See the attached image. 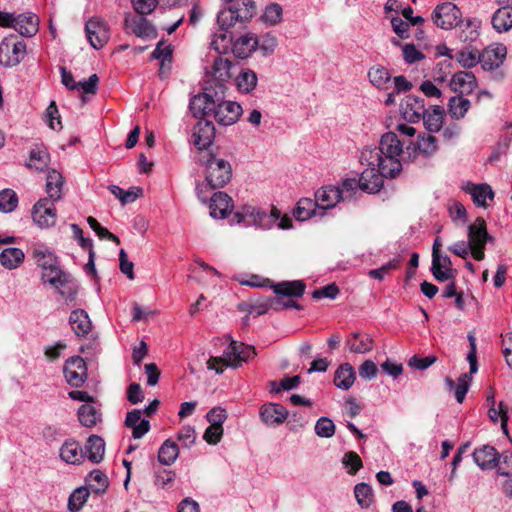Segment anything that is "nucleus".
Wrapping results in <instances>:
<instances>
[{
	"label": "nucleus",
	"mask_w": 512,
	"mask_h": 512,
	"mask_svg": "<svg viewBox=\"0 0 512 512\" xmlns=\"http://www.w3.org/2000/svg\"><path fill=\"white\" fill-rule=\"evenodd\" d=\"M406 145L395 132H387L382 135L378 147H368L361 152V161L366 165L380 167L383 173L394 178L402 170L400 157L407 158Z\"/></svg>",
	"instance_id": "nucleus-1"
},
{
	"label": "nucleus",
	"mask_w": 512,
	"mask_h": 512,
	"mask_svg": "<svg viewBox=\"0 0 512 512\" xmlns=\"http://www.w3.org/2000/svg\"><path fill=\"white\" fill-rule=\"evenodd\" d=\"M231 2L232 0H227ZM255 3L251 0H236L235 3L228 8L222 9L217 15V23L220 27V33L215 34L211 46L220 52L221 48L225 49L226 45L219 46V40L225 42L228 38V29L232 27L237 21L245 22L253 17L255 14ZM229 41H232V36L229 34Z\"/></svg>",
	"instance_id": "nucleus-2"
},
{
	"label": "nucleus",
	"mask_w": 512,
	"mask_h": 512,
	"mask_svg": "<svg viewBox=\"0 0 512 512\" xmlns=\"http://www.w3.org/2000/svg\"><path fill=\"white\" fill-rule=\"evenodd\" d=\"M232 224H245L246 226H256L263 230H268L276 224L280 229H290L292 220L287 215L281 217V212L273 207L268 214L265 210L251 205L243 206L234 213L231 218Z\"/></svg>",
	"instance_id": "nucleus-3"
},
{
	"label": "nucleus",
	"mask_w": 512,
	"mask_h": 512,
	"mask_svg": "<svg viewBox=\"0 0 512 512\" xmlns=\"http://www.w3.org/2000/svg\"><path fill=\"white\" fill-rule=\"evenodd\" d=\"M229 345L225 349L222 357L211 356L207 361V368L215 370L217 374L223 372V367L238 368L244 362L256 356V350L251 345L237 342L228 336Z\"/></svg>",
	"instance_id": "nucleus-4"
},
{
	"label": "nucleus",
	"mask_w": 512,
	"mask_h": 512,
	"mask_svg": "<svg viewBox=\"0 0 512 512\" xmlns=\"http://www.w3.org/2000/svg\"><path fill=\"white\" fill-rule=\"evenodd\" d=\"M205 166V177L207 186L211 189L224 187L232 177L231 165L228 161L216 158L214 155H207L206 159L201 160ZM204 184H199L196 187L198 197L201 201L206 202V197L202 196Z\"/></svg>",
	"instance_id": "nucleus-5"
},
{
	"label": "nucleus",
	"mask_w": 512,
	"mask_h": 512,
	"mask_svg": "<svg viewBox=\"0 0 512 512\" xmlns=\"http://www.w3.org/2000/svg\"><path fill=\"white\" fill-rule=\"evenodd\" d=\"M26 55L24 41H15L13 35L5 37L0 43V64L6 68L17 66Z\"/></svg>",
	"instance_id": "nucleus-6"
},
{
	"label": "nucleus",
	"mask_w": 512,
	"mask_h": 512,
	"mask_svg": "<svg viewBox=\"0 0 512 512\" xmlns=\"http://www.w3.org/2000/svg\"><path fill=\"white\" fill-rule=\"evenodd\" d=\"M469 243L472 246V256L475 260L481 261L485 258V245L491 237L487 233L486 223L483 218H477L473 224L468 227Z\"/></svg>",
	"instance_id": "nucleus-7"
},
{
	"label": "nucleus",
	"mask_w": 512,
	"mask_h": 512,
	"mask_svg": "<svg viewBox=\"0 0 512 512\" xmlns=\"http://www.w3.org/2000/svg\"><path fill=\"white\" fill-rule=\"evenodd\" d=\"M432 19L437 27L450 30L461 22L462 13L454 3L444 2L435 7Z\"/></svg>",
	"instance_id": "nucleus-8"
},
{
	"label": "nucleus",
	"mask_w": 512,
	"mask_h": 512,
	"mask_svg": "<svg viewBox=\"0 0 512 512\" xmlns=\"http://www.w3.org/2000/svg\"><path fill=\"white\" fill-rule=\"evenodd\" d=\"M63 373L70 386L79 388L87 380V365L82 357L73 356L66 360Z\"/></svg>",
	"instance_id": "nucleus-9"
},
{
	"label": "nucleus",
	"mask_w": 512,
	"mask_h": 512,
	"mask_svg": "<svg viewBox=\"0 0 512 512\" xmlns=\"http://www.w3.org/2000/svg\"><path fill=\"white\" fill-rule=\"evenodd\" d=\"M86 37L94 49H101L110 39L107 23L100 18L93 17L85 24Z\"/></svg>",
	"instance_id": "nucleus-10"
},
{
	"label": "nucleus",
	"mask_w": 512,
	"mask_h": 512,
	"mask_svg": "<svg viewBox=\"0 0 512 512\" xmlns=\"http://www.w3.org/2000/svg\"><path fill=\"white\" fill-rule=\"evenodd\" d=\"M438 149L437 139L433 135H419L416 141H410L405 147L407 159L415 160L418 156L428 158L432 156Z\"/></svg>",
	"instance_id": "nucleus-11"
},
{
	"label": "nucleus",
	"mask_w": 512,
	"mask_h": 512,
	"mask_svg": "<svg viewBox=\"0 0 512 512\" xmlns=\"http://www.w3.org/2000/svg\"><path fill=\"white\" fill-rule=\"evenodd\" d=\"M243 110L240 104L233 101L216 102L212 116L220 125L228 126L234 124L241 116Z\"/></svg>",
	"instance_id": "nucleus-12"
},
{
	"label": "nucleus",
	"mask_w": 512,
	"mask_h": 512,
	"mask_svg": "<svg viewBox=\"0 0 512 512\" xmlns=\"http://www.w3.org/2000/svg\"><path fill=\"white\" fill-rule=\"evenodd\" d=\"M33 221L40 228H48L56 222V209L53 201L49 198L40 199L35 203L32 210Z\"/></svg>",
	"instance_id": "nucleus-13"
},
{
	"label": "nucleus",
	"mask_w": 512,
	"mask_h": 512,
	"mask_svg": "<svg viewBox=\"0 0 512 512\" xmlns=\"http://www.w3.org/2000/svg\"><path fill=\"white\" fill-rule=\"evenodd\" d=\"M368 167L360 175V190L368 193L379 192L383 187V178L390 177L383 173L380 167L367 165Z\"/></svg>",
	"instance_id": "nucleus-14"
},
{
	"label": "nucleus",
	"mask_w": 512,
	"mask_h": 512,
	"mask_svg": "<svg viewBox=\"0 0 512 512\" xmlns=\"http://www.w3.org/2000/svg\"><path fill=\"white\" fill-rule=\"evenodd\" d=\"M425 110L424 100L414 95H407L400 104L402 117L411 123L419 122L424 116Z\"/></svg>",
	"instance_id": "nucleus-15"
},
{
	"label": "nucleus",
	"mask_w": 512,
	"mask_h": 512,
	"mask_svg": "<svg viewBox=\"0 0 512 512\" xmlns=\"http://www.w3.org/2000/svg\"><path fill=\"white\" fill-rule=\"evenodd\" d=\"M215 137V127L211 121L199 120L193 127L192 143L199 150L207 149Z\"/></svg>",
	"instance_id": "nucleus-16"
},
{
	"label": "nucleus",
	"mask_w": 512,
	"mask_h": 512,
	"mask_svg": "<svg viewBox=\"0 0 512 512\" xmlns=\"http://www.w3.org/2000/svg\"><path fill=\"white\" fill-rule=\"evenodd\" d=\"M217 101L207 92L199 93L190 99L189 110L195 118L203 120L212 115Z\"/></svg>",
	"instance_id": "nucleus-17"
},
{
	"label": "nucleus",
	"mask_w": 512,
	"mask_h": 512,
	"mask_svg": "<svg viewBox=\"0 0 512 512\" xmlns=\"http://www.w3.org/2000/svg\"><path fill=\"white\" fill-rule=\"evenodd\" d=\"M125 28L143 39H154L157 37L155 27L142 15L127 16L124 21Z\"/></svg>",
	"instance_id": "nucleus-18"
},
{
	"label": "nucleus",
	"mask_w": 512,
	"mask_h": 512,
	"mask_svg": "<svg viewBox=\"0 0 512 512\" xmlns=\"http://www.w3.org/2000/svg\"><path fill=\"white\" fill-rule=\"evenodd\" d=\"M472 457L474 462L483 470L496 468L501 459V455L490 445H483L475 449Z\"/></svg>",
	"instance_id": "nucleus-19"
},
{
	"label": "nucleus",
	"mask_w": 512,
	"mask_h": 512,
	"mask_svg": "<svg viewBox=\"0 0 512 512\" xmlns=\"http://www.w3.org/2000/svg\"><path fill=\"white\" fill-rule=\"evenodd\" d=\"M210 215L215 219H224L232 211V198L224 192H216L210 200Z\"/></svg>",
	"instance_id": "nucleus-20"
},
{
	"label": "nucleus",
	"mask_w": 512,
	"mask_h": 512,
	"mask_svg": "<svg viewBox=\"0 0 512 512\" xmlns=\"http://www.w3.org/2000/svg\"><path fill=\"white\" fill-rule=\"evenodd\" d=\"M450 86L461 95L471 94L477 88V79L472 72L459 71L452 76Z\"/></svg>",
	"instance_id": "nucleus-21"
},
{
	"label": "nucleus",
	"mask_w": 512,
	"mask_h": 512,
	"mask_svg": "<svg viewBox=\"0 0 512 512\" xmlns=\"http://www.w3.org/2000/svg\"><path fill=\"white\" fill-rule=\"evenodd\" d=\"M69 324L78 337H85L92 329L89 315L83 309H75L70 313Z\"/></svg>",
	"instance_id": "nucleus-22"
},
{
	"label": "nucleus",
	"mask_w": 512,
	"mask_h": 512,
	"mask_svg": "<svg viewBox=\"0 0 512 512\" xmlns=\"http://www.w3.org/2000/svg\"><path fill=\"white\" fill-rule=\"evenodd\" d=\"M317 207L326 210L336 206L341 200V192L336 186H324L315 193Z\"/></svg>",
	"instance_id": "nucleus-23"
},
{
	"label": "nucleus",
	"mask_w": 512,
	"mask_h": 512,
	"mask_svg": "<svg viewBox=\"0 0 512 512\" xmlns=\"http://www.w3.org/2000/svg\"><path fill=\"white\" fill-rule=\"evenodd\" d=\"M288 416L287 409L280 404H266L260 410V417L267 425H279Z\"/></svg>",
	"instance_id": "nucleus-24"
},
{
	"label": "nucleus",
	"mask_w": 512,
	"mask_h": 512,
	"mask_svg": "<svg viewBox=\"0 0 512 512\" xmlns=\"http://www.w3.org/2000/svg\"><path fill=\"white\" fill-rule=\"evenodd\" d=\"M231 62L228 59H224L221 56H216L213 60L211 70L207 71V75L222 88L224 83L227 82L230 77Z\"/></svg>",
	"instance_id": "nucleus-25"
},
{
	"label": "nucleus",
	"mask_w": 512,
	"mask_h": 512,
	"mask_svg": "<svg viewBox=\"0 0 512 512\" xmlns=\"http://www.w3.org/2000/svg\"><path fill=\"white\" fill-rule=\"evenodd\" d=\"M259 44V39L252 33H247L245 35L240 36L233 42V53L238 58H246L252 52L256 50Z\"/></svg>",
	"instance_id": "nucleus-26"
},
{
	"label": "nucleus",
	"mask_w": 512,
	"mask_h": 512,
	"mask_svg": "<svg viewBox=\"0 0 512 512\" xmlns=\"http://www.w3.org/2000/svg\"><path fill=\"white\" fill-rule=\"evenodd\" d=\"M438 259V265L434 266V256H432L431 272L435 279L441 282L454 279L456 271L452 269L450 257L438 254Z\"/></svg>",
	"instance_id": "nucleus-27"
},
{
	"label": "nucleus",
	"mask_w": 512,
	"mask_h": 512,
	"mask_svg": "<svg viewBox=\"0 0 512 512\" xmlns=\"http://www.w3.org/2000/svg\"><path fill=\"white\" fill-rule=\"evenodd\" d=\"M39 29V19L33 13L19 14L16 16L15 30L25 37L34 36Z\"/></svg>",
	"instance_id": "nucleus-28"
},
{
	"label": "nucleus",
	"mask_w": 512,
	"mask_h": 512,
	"mask_svg": "<svg viewBox=\"0 0 512 512\" xmlns=\"http://www.w3.org/2000/svg\"><path fill=\"white\" fill-rule=\"evenodd\" d=\"M61 459L68 464H81L85 458L84 450L75 440H68L60 448Z\"/></svg>",
	"instance_id": "nucleus-29"
},
{
	"label": "nucleus",
	"mask_w": 512,
	"mask_h": 512,
	"mask_svg": "<svg viewBox=\"0 0 512 512\" xmlns=\"http://www.w3.org/2000/svg\"><path fill=\"white\" fill-rule=\"evenodd\" d=\"M506 55V48L504 46L497 47L495 49H485L480 54L479 63L484 70L497 69L503 62Z\"/></svg>",
	"instance_id": "nucleus-30"
},
{
	"label": "nucleus",
	"mask_w": 512,
	"mask_h": 512,
	"mask_svg": "<svg viewBox=\"0 0 512 512\" xmlns=\"http://www.w3.org/2000/svg\"><path fill=\"white\" fill-rule=\"evenodd\" d=\"M346 346L352 353L364 354L372 350L373 339L368 334L354 332L347 338Z\"/></svg>",
	"instance_id": "nucleus-31"
},
{
	"label": "nucleus",
	"mask_w": 512,
	"mask_h": 512,
	"mask_svg": "<svg viewBox=\"0 0 512 512\" xmlns=\"http://www.w3.org/2000/svg\"><path fill=\"white\" fill-rule=\"evenodd\" d=\"M464 191L471 195L473 202L477 206H486L487 199H493L494 193L488 184L476 185L473 183H467L463 187Z\"/></svg>",
	"instance_id": "nucleus-32"
},
{
	"label": "nucleus",
	"mask_w": 512,
	"mask_h": 512,
	"mask_svg": "<svg viewBox=\"0 0 512 512\" xmlns=\"http://www.w3.org/2000/svg\"><path fill=\"white\" fill-rule=\"evenodd\" d=\"M356 379L355 370L349 363L341 364L335 371L334 384L341 390H348Z\"/></svg>",
	"instance_id": "nucleus-33"
},
{
	"label": "nucleus",
	"mask_w": 512,
	"mask_h": 512,
	"mask_svg": "<svg viewBox=\"0 0 512 512\" xmlns=\"http://www.w3.org/2000/svg\"><path fill=\"white\" fill-rule=\"evenodd\" d=\"M64 185V178L56 170L48 171L46 178V193L48 198L53 202L58 201L62 198V188Z\"/></svg>",
	"instance_id": "nucleus-34"
},
{
	"label": "nucleus",
	"mask_w": 512,
	"mask_h": 512,
	"mask_svg": "<svg viewBox=\"0 0 512 512\" xmlns=\"http://www.w3.org/2000/svg\"><path fill=\"white\" fill-rule=\"evenodd\" d=\"M444 116V108L439 105H435L432 107L431 111L425 110V114L421 119L423 120L425 128L429 132L434 133L441 130Z\"/></svg>",
	"instance_id": "nucleus-35"
},
{
	"label": "nucleus",
	"mask_w": 512,
	"mask_h": 512,
	"mask_svg": "<svg viewBox=\"0 0 512 512\" xmlns=\"http://www.w3.org/2000/svg\"><path fill=\"white\" fill-rule=\"evenodd\" d=\"M493 28L504 33L512 29V7H499L491 18Z\"/></svg>",
	"instance_id": "nucleus-36"
},
{
	"label": "nucleus",
	"mask_w": 512,
	"mask_h": 512,
	"mask_svg": "<svg viewBox=\"0 0 512 512\" xmlns=\"http://www.w3.org/2000/svg\"><path fill=\"white\" fill-rule=\"evenodd\" d=\"M104 453V440L97 435H91L85 444V457L93 463H99L103 459Z\"/></svg>",
	"instance_id": "nucleus-37"
},
{
	"label": "nucleus",
	"mask_w": 512,
	"mask_h": 512,
	"mask_svg": "<svg viewBox=\"0 0 512 512\" xmlns=\"http://www.w3.org/2000/svg\"><path fill=\"white\" fill-rule=\"evenodd\" d=\"M179 456V446L172 439L165 440L158 450V460L161 464L170 466Z\"/></svg>",
	"instance_id": "nucleus-38"
},
{
	"label": "nucleus",
	"mask_w": 512,
	"mask_h": 512,
	"mask_svg": "<svg viewBox=\"0 0 512 512\" xmlns=\"http://www.w3.org/2000/svg\"><path fill=\"white\" fill-rule=\"evenodd\" d=\"M471 106L470 101L461 95L453 96L448 102V112L451 118L460 120L464 118Z\"/></svg>",
	"instance_id": "nucleus-39"
},
{
	"label": "nucleus",
	"mask_w": 512,
	"mask_h": 512,
	"mask_svg": "<svg viewBox=\"0 0 512 512\" xmlns=\"http://www.w3.org/2000/svg\"><path fill=\"white\" fill-rule=\"evenodd\" d=\"M24 252L19 248H6L0 253V263L7 269H15L24 261Z\"/></svg>",
	"instance_id": "nucleus-40"
},
{
	"label": "nucleus",
	"mask_w": 512,
	"mask_h": 512,
	"mask_svg": "<svg viewBox=\"0 0 512 512\" xmlns=\"http://www.w3.org/2000/svg\"><path fill=\"white\" fill-rule=\"evenodd\" d=\"M469 382L470 376L467 373H464L459 377L457 384H455V382L450 377L445 378V384L448 390L451 391L454 389V395L458 403H462L465 399L469 389Z\"/></svg>",
	"instance_id": "nucleus-41"
},
{
	"label": "nucleus",
	"mask_w": 512,
	"mask_h": 512,
	"mask_svg": "<svg viewBox=\"0 0 512 512\" xmlns=\"http://www.w3.org/2000/svg\"><path fill=\"white\" fill-rule=\"evenodd\" d=\"M78 419L85 427H94L101 421V413L90 404H83L78 409Z\"/></svg>",
	"instance_id": "nucleus-42"
},
{
	"label": "nucleus",
	"mask_w": 512,
	"mask_h": 512,
	"mask_svg": "<svg viewBox=\"0 0 512 512\" xmlns=\"http://www.w3.org/2000/svg\"><path fill=\"white\" fill-rule=\"evenodd\" d=\"M50 161V155L43 147H35L30 151L29 161L26 166L35 170H44Z\"/></svg>",
	"instance_id": "nucleus-43"
},
{
	"label": "nucleus",
	"mask_w": 512,
	"mask_h": 512,
	"mask_svg": "<svg viewBox=\"0 0 512 512\" xmlns=\"http://www.w3.org/2000/svg\"><path fill=\"white\" fill-rule=\"evenodd\" d=\"M317 203L310 198H302L297 202L293 212L294 217L299 221H305L315 215Z\"/></svg>",
	"instance_id": "nucleus-44"
},
{
	"label": "nucleus",
	"mask_w": 512,
	"mask_h": 512,
	"mask_svg": "<svg viewBox=\"0 0 512 512\" xmlns=\"http://www.w3.org/2000/svg\"><path fill=\"white\" fill-rule=\"evenodd\" d=\"M273 288L278 295L300 297L305 291V284L302 281L282 282L274 285Z\"/></svg>",
	"instance_id": "nucleus-45"
},
{
	"label": "nucleus",
	"mask_w": 512,
	"mask_h": 512,
	"mask_svg": "<svg viewBox=\"0 0 512 512\" xmlns=\"http://www.w3.org/2000/svg\"><path fill=\"white\" fill-rule=\"evenodd\" d=\"M89 488L79 487L76 488L68 498V510L70 512H79L89 497Z\"/></svg>",
	"instance_id": "nucleus-46"
},
{
	"label": "nucleus",
	"mask_w": 512,
	"mask_h": 512,
	"mask_svg": "<svg viewBox=\"0 0 512 512\" xmlns=\"http://www.w3.org/2000/svg\"><path fill=\"white\" fill-rule=\"evenodd\" d=\"M257 75L250 69H243L236 78V84L241 92L250 93L257 85Z\"/></svg>",
	"instance_id": "nucleus-47"
},
{
	"label": "nucleus",
	"mask_w": 512,
	"mask_h": 512,
	"mask_svg": "<svg viewBox=\"0 0 512 512\" xmlns=\"http://www.w3.org/2000/svg\"><path fill=\"white\" fill-rule=\"evenodd\" d=\"M87 481L89 489L95 494L104 493L109 485L108 477L100 470L90 472Z\"/></svg>",
	"instance_id": "nucleus-48"
},
{
	"label": "nucleus",
	"mask_w": 512,
	"mask_h": 512,
	"mask_svg": "<svg viewBox=\"0 0 512 512\" xmlns=\"http://www.w3.org/2000/svg\"><path fill=\"white\" fill-rule=\"evenodd\" d=\"M32 256L42 270L56 264V256L44 246L35 247Z\"/></svg>",
	"instance_id": "nucleus-49"
},
{
	"label": "nucleus",
	"mask_w": 512,
	"mask_h": 512,
	"mask_svg": "<svg viewBox=\"0 0 512 512\" xmlns=\"http://www.w3.org/2000/svg\"><path fill=\"white\" fill-rule=\"evenodd\" d=\"M370 82L379 89H386L391 76L387 69L382 66H373L368 71Z\"/></svg>",
	"instance_id": "nucleus-50"
},
{
	"label": "nucleus",
	"mask_w": 512,
	"mask_h": 512,
	"mask_svg": "<svg viewBox=\"0 0 512 512\" xmlns=\"http://www.w3.org/2000/svg\"><path fill=\"white\" fill-rule=\"evenodd\" d=\"M354 494L357 503L362 508H369L374 500L372 487L364 482L355 485Z\"/></svg>",
	"instance_id": "nucleus-51"
},
{
	"label": "nucleus",
	"mask_w": 512,
	"mask_h": 512,
	"mask_svg": "<svg viewBox=\"0 0 512 512\" xmlns=\"http://www.w3.org/2000/svg\"><path fill=\"white\" fill-rule=\"evenodd\" d=\"M56 288L58 289L59 294L65 298L67 303L75 301L78 293V284L74 280L70 279L68 275Z\"/></svg>",
	"instance_id": "nucleus-52"
},
{
	"label": "nucleus",
	"mask_w": 512,
	"mask_h": 512,
	"mask_svg": "<svg viewBox=\"0 0 512 512\" xmlns=\"http://www.w3.org/2000/svg\"><path fill=\"white\" fill-rule=\"evenodd\" d=\"M458 63L464 68H472L479 63L480 54L477 49H462L455 56Z\"/></svg>",
	"instance_id": "nucleus-53"
},
{
	"label": "nucleus",
	"mask_w": 512,
	"mask_h": 512,
	"mask_svg": "<svg viewBox=\"0 0 512 512\" xmlns=\"http://www.w3.org/2000/svg\"><path fill=\"white\" fill-rule=\"evenodd\" d=\"M18 205V196L12 189H3L0 191V211L9 213L16 209Z\"/></svg>",
	"instance_id": "nucleus-54"
},
{
	"label": "nucleus",
	"mask_w": 512,
	"mask_h": 512,
	"mask_svg": "<svg viewBox=\"0 0 512 512\" xmlns=\"http://www.w3.org/2000/svg\"><path fill=\"white\" fill-rule=\"evenodd\" d=\"M338 191L341 192V200L348 201L354 198L355 194L360 189V179L348 178L342 181Z\"/></svg>",
	"instance_id": "nucleus-55"
},
{
	"label": "nucleus",
	"mask_w": 512,
	"mask_h": 512,
	"mask_svg": "<svg viewBox=\"0 0 512 512\" xmlns=\"http://www.w3.org/2000/svg\"><path fill=\"white\" fill-rule=\"evenodd\" d=\"M66 277L67 275L56 264L42 270V280L54 287H58L59 283Z\"/></svg>",
	"instance_id": "nucleus-56"
},
{
	"label": "nucleus",
	"mask_w": 512,
	"mask_h": 512,
	"mask_svg": "<svg viewBox=\"0 0 512 512\" xmlns=\"http://www.w3.org/2000/svg\"><path fill=\"white\" fill-rule=\"evenodd\" d=\"M315 433L322 438H330L335 433V424L328 417H320L315 424Z\"/></svg>",
	"instance_id": "nucleus-57"
},
{
	"label": "nucleus",
	"mask_w": 512,
	"mask_h": 512,
	"mask_svg": "<svg viewBox=\"0 0 512 512\" xmlns=\"http://www.w3.org/2000/svg\"><path fill=\"white\" fill-rule=\"evenodd\" d=\"M391 26L393 29V32L400 38V39H408L410 37V24L407 21H404L402 18H400L398 15L392 16L390 18Z\"/></svg>",
	"instance_id": "nucleus-58"
},
{
	"label": "nucleus",
	"mask_w": 512,
	"mask_h": 512,
	"mask_svg": "<svg viewBox=\"0 0 512 512\" xmlns=\"http://www.w3.org/2000/svg\"><path fill=\"white\" fill-rule=\"evenodd\" d=\"M87 223L89 224L90 228L101 238V239H108L112 242H115L116 244L120 243V239L115 234L109 232L106 228L102 227L98 221L92 217L89 216L87 218Z\"/></svg>",
	"instance_id": "nucleus-59"
},
{
	"label": "nucleus",
	"mask_w": 512,
	"mask_h": 512,
	"mask_svg": "<svg viewBox=\"0 0 512 512\" xmlns=\"http://www.w3.org/2000/svg\"><path fill=\"white\" fill-rule=\"evenodd\" d=\"M342 463L349 468L348 473L354 475L363 466L362 460L356 452L350 451L344 454Z\"/></svg>",
	"instance_id": "nucleus-60"
},
{
	"label": "nucleus",
	"mask_w": 512,
	"mask_h": 512,
	"mask_svg": "<svg viewBox=\"0 0 512 512\" xmlns=\"http://www.w3.org/2000/svg\"><path fill=\"white\" fill-rule=\"evenodd\" d=\"M262 19L271 25L279 23L282 19V7L276 3L270 4L266 7Z\"/></svg>",
	"instance_id": "nucleus-61"
},
{
	"label": "nucleus",
	"mask_w": 512,
	"mask_h": 512,
	"mask_svg": "<svg viewBox=\"0 0 512 512\" xmlns=\"http://www.w3.org/2000/svg\"><path fill=\"white\" fill-rule=\"evenodd\" d=\"M177 440L183 447L189 448L196 441V432L193 426L185 425L177 433Z\"/></svg>",
	"instance_id": "nucleus-62"
},
{
	"label": "nucleus",
	"mask_w": 512,
	"mask_h": 512,
	"mask_svg": "<svg viewBox=\"0 0 512 512\" xmlns=\"http://www.w3.org/2000/svg\"><path fill=\"white\" fill-rule=\"evenodd\" d=\"M175 479V473L171 470L158 468L154 471V484L158 487L165 488Z\"/></svg>",
	"instance_id": "nucleus-63"
},
{
	"label": "nucleus",
	"mask_w": 512,
	"mask_h": 512,
	"mask_svg": "<svg viewBox=\"0 0 512 512\" xmlns=\"http://www.w3.org/2000/svg\"><path fill=\"white\" fill-rule=\"evenodd\" d=\"M163 44L164 43L162 41H160L156 45V48L154 49V51L151 54L152 59L161 60L162 66L165 64L166 61L169 63L171 62L172 52H173L171 45L163 46Z\"/></svg>",
	"instance_id": "nucleus-64"
}]
</instances>
